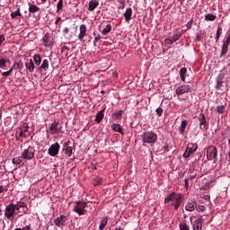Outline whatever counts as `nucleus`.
<instances>
[{"label":"nucleus","mask_w":230,"mask_h":230,"mask_svg":"<svg viewBox=\"0 0 230 230\" xmlns=\"http://www.w3.org/2000/svg\"><path fill=\"white\" fill-rule=\"evenodd\" d=\"M220 35H222V27H218L216 34V42H218L220 40Z\"/></svg>","instance_id":"obj_40"},{"label":"nucleus","mask_w":230,"mask_h":230,"mask_svg":"<svg viewBox=\"0 0 230 230\" xmlns=\"http://www.w3.org/2000/svg\"><path fill=\"white\" fill-rule=\"evenodd\" d=\"M79 30L78 39L79 40H84V38L87 35V26H85V24H81Z\"/></svg>","instance_id":"obj_14"},{"label":"nucleus","mask_w":230,"mask_h":230,"mask_svg":"<svg viewBox=\"0 0 230 230\" xmlns=\"http://www.w3.org/2000/svg\"><path fill=\"white\" fill-rule=\"evenodd\" d=\"M163 108L159 107L156 109L155 112L157 114V116H159V118H161V116H163Z\"/></svg>","instance_id":"obj_46"},{"label":"nucleus","mask_w":230,"mask_h":230,"mask_svg":"<svg viewBox=\"0 0 230 230\" xmlns=\"http://www.w3.org/2000/svg\"><path fill=\"white\" fill-rule=\"evenodd\" d=\"M206 209V208L204 206H200L199 205L197 208H196V210L199 212V213H201V211H204Z\"/></svg>","instance_id":"obj_47"},{"label":"nucleus","mask_w":230,"mask_h":230,"mask_svg":"<svg viewBox=\"0 0 230 230\" xmlns=\"http://www.w3.org/2000/svg\"><path fill=\"white\" fill-rule=\"evenodd\" d=\"M4 40H5L4 35L1 34L0 35V46H1V44H3L4 42Z\"/></svg>","instance_id":"obj_55"},{"label":"nucleus","mask_w":230,"mask_h":230,"mask_svg":"<svg viewBox=\"0 0 230 230\" xmlns=\"http://www.w3.org/2000/svg\"><path fill=\"white\" fill-rule=\"evenodd\" d=\"M67 145H69V141L65 143L63 151L66 156L71 157V155H73V147L67 146Z\"/></svg>","instance_id":"obj_21"},{"label":"nucleus","mask_w":230,"mask_h":230,"mask_svg":"<svg viewBox=\"0 0 230 230\" xmlns=\"http://www.w3.org/2000/svg\"><path fill=\"white\" fill-rule=\"evenodd\" d=\"M222 78H224V75L222 74H220L218 75V79L217 81V85H216V89L217 91H220V89H222L224 87V81H222Z\"/></svg>","instance_id":"obj_26"},{"label":"nucleus","mask_w":230,"mask_h":230,"mask_svg":"<svg viewBox=\"0 0 230 230\" xmlns=\"http://www.w3.org/2000/svg\"><path fill=\"white\" fill-rule=\"evenodd\" d=\"M32 58L36 66H40L42 62V58H40L39 54H35Z\"/></svg>","instance_id":"obj_32"},{"label":"nucleus","mask_w":230,"mask_h":230,"mask_svg":"<svg viewBox=\"0 0 230 230\" xmlns=\"http://www.w3.org/2000/svg\"><path fill=\"white\" fill-rule=\"evenodd\" d=\"M142 143L153 146L157 143V134L154 131H146L140 136Z\"/></svg>","instance_id":"obj_2"},{"label":"nucleus","mask_w":230,"mask_h":230,"mask_svg":"<svg viewBox=\"0 0 230 230\" xmlns=\"http://www.w3.org/2000/svg\"><path fill=\"white\" fill-rule=\"evenodd\" d=\"M198 148H199V146H197V144L189 143L187 145V148L185 152L183 153V157L185 159H188V157H190V155H192V154H195L197 152Z\"/></svg>","instance_id":"obj_7"},{"label":"nucleus","mask_w":230,"mask_h":230,"mask_svg":"<svg viewBox=\"0 0 230 230\" xmlns=\"http://www.w3.org/2000/svg\"><path fill=\"white\" fill-rule=\"evenodd\" d=\"M217 20V15H214L212 13H208L205 15V21H210V22H213V21H216Z\"/></svg>","instance_id":"obj_34"},{"label":"nucleus","mask_w":230,"mask_h":230,"mask_svg":"<svg viewBox=\"0 0 230 230\" xmlns=\"http://www.w3.org/2000/svg\"><path fill=\"white\" fill-rule=\"evenodd\" d=\"M118 3L119 4V5L118 6V10H125L127 2L125 0H119Z\"/></svg>","instance_id":"obj_35"},{"label":"nucleus","mask_w":230,"mask_h":230,"mask_svg":"<svg viewBox=\"0 0 230 230\" xmlns=\"http://www.w3.org/2000/svg\"><path fill=\"white\" fill-rule=\"evenodd\" d=\"M14 213L15 215H19L21 213V208L14 205Z\"/></svg>","instance_id":"obj_51"},{"label":"nucleus","mask_w":230,"mask_h":230,"mask_svg":"<svg viewBox=\"0 0 230 230\" xmlns=\"http://www.w3.org/2000/svg\"><path fill=\"white\" fill-rule=\"evenodd\" d=\"M15 208H14V204L13 203H10L9 205H7L5 207L4 209V217L5 218H7V220H12V218H13V217H15Z\"/></svg>","instance_id":"obj_8"},{"label":"nucleus","mask_w":230,"mask_h":230,"mask_svg":"<svg viewBox=\"0 0 230 230\" xmlns=\"http://www.w3.org/2000/svg\"><path fill=\"white\" fill-rule=\"evenodd\" d=\"M185 209L189 212H193L197 209V202L191 200L189 201L188 204L185 206Z\"/></svg>","instance_id":"obj_19"},{"label":"nucleus","mask_w":230,"mask_h":230,"mask_svg":"<svg viewBox=\"0 0 230 230\" xmlns=\"http://www.w3.org/2000/svg\"><path fill=\"white\" fill-rule=\"evenodd\" d=\"M186 127H188V120H182L178 128V130L181 136L184 134V132H186Z\"/></svg>","instance_id":"obj_25"},{"label":"nucleus","mask_w":230,"mask_h":230,"mask_svg":"<svg viewBox=\"0 0 230 230\" xmlns=\"http://www.w3.org/2000/svg\"><path fill=\"white\" fill-rule=\"evenodd\" d=\"M102 39V36L98 35L94 38L93 40V44L94 46H96V42H98V40H100Z\"/></svg>","instance_id":"obj_53"},{"label":"nucleus","mask_w":230,"mask_h":230,"mask_svg":"<svg viewBox=\"0 0 230 230\" xmlns=\"http://www.w3.org/2000/svg\"><path fill=\"white\" fill-rule=\"evenodd\" d=\"M25 67L28 69L29 73H33V71H35V63H33V60L30 59L25 63Z\"/></svg>","instance_id":"obj_23"},{"label":"nucleus","mask_w":230,"mask_h":230,"mask_svg":"<svg viewBox=\"0 0 230 230\" xmlns=\"http://www.w3.org/2000/svg\"><path fill=\"white\" fill-rule=\"evenodd\" d=\"M60 21H62V18L58 17L55 23L58 24L60 22Z\"/></svg>","instance_id":"obj_63"},{"label":"nucleus","mask_w":230,"mask_h":230,"mask_svg":"<svg viewBox=\"0 0 230 230\" xmlns=\"http://www.w3.org/2000/svg\"><path fill=\"white\" fill-rule=\"evenodd\" d=\"M60 128H58V121L55 120L49 127L50 134H52V136H55V134H60Z\"/></svg>","instance_id":"obj_11"},{"label":"nucleus","mask_w":230,"mask_h":230,"mask_svg":"<svg viewBox=\"0 0 230 230\" xmlns=\"http://www.w3.org/2000/svg\"><path fill=\"white\" fill-rule=\"evenodd\" d=\"M132 8H127L126 12L124 13V19L126 21V22H130V21H132Z\"/></svg>","instance_id":"obj_20"},{"label":"nucleus","mask_w":230,"mask_h":230,"mask_svg":"<svg viewBox=\"0 0 230 230\" xmlns=\"http://www.w3.org/2000/svg\"><path fill=\"white\" fill-rule=\"evenodd\" d=\"M4 192V187L0 186V194Z\"/></svg>","instance_id":"obj_64"},{"label":"nucleus","mask_w":230,"mask_h":230,"mask_svg":"<svg viewBox=\"0 0 230 230\" xmlns=\"http://www.w3.org/2000/svg\"><path fill=\"white\" fill-rule=\"evenodd\" d=\"M58 152H60V144H58V142L52 144L48 150V154L50 157H57L58 155Z\"/></svg>","instance_id":"obj_9"},{"label":"nucleus","mask_w":230,"mask_h":230,"mask_svg":"<svg viewBox=\"0 0 230 230\" xmlns=\"http://www.w3.org/2000/svg\"><path fill=\"white\" fill-rule=\"evenodd\" d=\"M26 132H28V124L23 123L22 128L20 132H17L15 137L16 139H21V137H26Z\"/></svg>","instance_id":"obj_12"},{"label":"nucleus","mask_w":230,"mask_h":230,"mask_svg":"<svg viewBox=\"0 0 230 230\" xmlns=\"http://www.w3.org/2000/svg\"><path fill=\"white\" fill-rule=\"evenodd\" d=\"M22 230H30L31 229V226L29 225V226H24L23 228H22Z\"/></svg>","instance_id":"obj_62"},{"label":"nucleus","mask_w":230,"mask_h":230,"mask_svg":"<svg viewBox=\"0 0 230 230\" xmlns=\"http://www.w3.org/2000/svg\"><path fill=\"white\" fill-rule=\"evenodd\" d=\"M184 182H185V188L186 190H188V188H190V179L186 178Z\"/></svg>","instance_id":"obj_52"},{"label":"nucleus","mask_w":230,"mask_h":230,"mask_svg":"<svg viewBox=\"0 0 230 230\" xmlns=\"http://www.w3.org/2000/svg\"><path fill=\"white\" fill-rule=\"evenodd\" d=\"M111 129L114 132H119V134H121V136H125V129H123V127L118 123H114L111 125Z\"/></svg>","instance_id":"obj_16"},{"label":"nucleus","mask_w":230,"mask_h":230,"mask_svg":"<svg viewBox=\"0 0 230 230\" xmlns=\"http://www.w3.org/2000/svg\"><path fill=\"white\" fill-rule=\"evenodd\" d=\"M218 149L215 146H209L207 149V159L208 161H214L217 163L218 161Z\"/></svg>","instance_id":"obj_3"},{"label":"nucleus","mask_w":230,"mask_h":230,"mask_svg":"<svg viewBox=\"0 0 230 230\" xmlns=\"http://www.w3.org/2000/svg\"><path fill=\"white\" fill-rule=\"evenodd\" d=\"M23 67H24V63H22V61H19V62L15 61L13 65V69H15V70L20 69L21 71V69H22Z\"/></svg>","instance_id":"obj_31"},{"label":"nucleus","mask_w":230,"mask_h":230,"mask_svg":"<svg viewBox=\"0 0 230 230\" xmlns=\"http://www.w3.org/2000/svg\"><path fill=\"white\" fill-rule=\"evenodd\" d=\"M196 178H197V173L189 176L187 179H189V181H193V180L196 179Z\"/></svg>","instance_id":"obj_57"},{"label":"nucleus","mask_w":230,"mask_h":230,"mask_svg":"<svg viewBox=\"0 0 230 230\" xmlns=\"http://www.w3.org/2000/svg\"><path fill=\"white\" fill-rule=\"evenodd\" d=\"M181 37H182V34H174L172 40H173V42H177V40H179Z\"/></svg>","instance_id":"obj_45"},{"label":"nucleus","mask_w":230,"mask_h":230,"mask_svg":"<svg viewBox=\"0 0 230 230\" xmlns=\"http://www.w3.org/2000/svg\"><path fill=\"white\" fill-rule=\"evenodd\" d=\"M8 62L10 63V59L0 58V69H6Z\"/></svg>","instance_id":"obj_29"},{"label":"nucleus","mask_w":230,"mask_h":230,"mask_svg":"<svg viewBox=\"0 0 230 230\" xmlns=\"http://www.w3.org/2000/svg\"><path fill=\"white\" fill-rule=\"evenodd\" d=\"M173 42H175V41H173L172 39H166L165 40V43L169 44V46H172V44H173Z\"/></svg>","instance_id":"obj_50"},{"label":"nucleus","mask_w":230,"mask_h":230,"mask_svg":"<svg viewBox=\"0 0 230 230\" xmlns=\"http://www.w3.org/2000/svg\"><path fill=\"white\" fill-rule=\"evenodd\" d=\"M200 40H201V37H200V35L198 34L195 39V42H200Z\"/></svg>","instance_id":"obj_58"},{"label":"nucleus","mask_w":230,"mask_h":230,"mask_svg":"<svg viewBox=\"0 0 230 230\" xmlns=\"http://www.w3.org/2000/svg\"><path fill=\"white\" fill-rule=\"evenodd\" d=\"M112 31V25L107 24L106 27L102 30V35H109Z\"/></svg>","instance_id":"obj_33"},{"label":"nucleus","mask_w":230,"mask_h":230,"mask_svg":"<svg viewBox=\"0 0 230 230\" xmlns=\"http://www.w3.org/2000/svg\"><path fill=\"white\" fill-rule=\"evenodd\" d=\"M216 111H217V112H218V114H224V112L226 111V105L217 106Z\"/></svg>","instance_id":"obj_36"},{"label":"nucleus","mask_w":230,"mask_h":230,"mask_svg":"<svg viewBox=\"0 0 230 230\" xmlns=\"http://www.w3.org/2000/svg\"><path fill=\"white\" fill-rule=\"evenodd\" d=\"M62 50H63V51H69V47H67V46H63V47H62Z\"/></svg>","instance_id":"obj_61"},{"label":"nucleus","mask_w":230,"mask_h":230,"mask_svg":"<svg viewBox=\"0 0 230 230\" xmlns=\"http://www.w3.org/2000/svg\"><path fill=\"white\" fill-rule=\"evenodd\" d=\"M85 208H87V203L85 201H75L74 211L75 213H77L79 217H82V215H85Z\"/></svg>","instance_id":"obj_5"},{"label":"nucleus","mask_w":230,"mask_h":230,"mask_svg":"<svg viewBox=\"0 0 230 230\" xmlns=\"http://www.w3.org/2000/svg\"><path fill=\"white\" fill-rule=\"evenodd\" d=\"M9 75H10V72L8 71L2 73V76L8 77Z\"/></svg>","instance_id":"obj_60"},{"label":"nucleus","mask_w":230,"mask_h":230,"mask_svg":"<svg viewBox=\"0 0 230 230\" xmlns=\"http://www.w3.org/2000/svg\"><path fill=\"white\" fill-rule=\"evenodd\" d=\"M64 8V0H59L57 4V12H60Z\"/></svg>","instance_id":"obj_41"},{"label":"nucleus","mask_w":230,"mask_h":230,"mask_svg":"<svg viewBox=\"0 0 230 230\" xmlns=\"http://www.w3.org/2000/svg\"><path fill=\"white\" fill-rule=\"evenodd\" d=\"M49 69V61L48 59H44L41 65L38 67V70L42 73V71H48Z\"/></svg>","instance_id":"obj_18"},{"label":"nucleus","mask_w":230,"mask_h":230,"mask_svg":"<svg viewBox=\"0 0 230 230\" xmlns=\"http://www.w3.org/2000/svg\"><path fill=\"white\" fill-rule=\"evenodd\" d=\"M17 208H26V203L24 201H19L17 204H14Z\"/></svg>","instance_id":"obj_44"},{"label":"nucleus","mask_w":230,"mask_h":230,"mask_svg":"<svg viewBox=\"0 0 230 230\" xmlns=\"http://www.w3.org/2000/svg\"><path fill=\"white\" fill-rule=\"evenodd\" d=\"M52 43L51 34L47 32L44 37L42 38V44L45 48H49Z\"/></svg>","instance_id":"obj_13"},{"label":"nucleus","mask_w":230,"mask_h":230,"mask_svg":"<svg viewBox=\"0 0 230 230\" xmlns=\"http://www.w3.org/2000/svg\"><path fill=\"white\" fill-rule=\"evenodd\" d=\"M188 73V68L187 67H182L180 70V78L181 82H186V74Z\"/></svg>","instance_id":"obj_28"},{"label":"nucleus","mask_w":230,"mask_h":230,"mask_svg":"<svg viewBox=\"0 0 230 230\" xmlns=\"http://www.w3.org/2000/svg\"><path fill=\"white\" fill-rule=\"evenodd\" d=\"M194 224L198 226H202V224H204V218H202V217H198V219L194 221Z\"/></svg>","instance_id":"obj_42"},{"label":"nucleus","mask_w":230,"mask_h":230,"mask_svg":"<svg viewBox=\"0 0 230 230\" xmlns=\"http://www.w3.org/2000/svg\"><path fill=\"white\" fill-rule=\"evenodd\" d=\"M12 163L13 164H21L22 163V158L20 156V157H14L13 160H12Z\"/></svg>","instance_id":"obj_39"},{"label":"nucleus","mask_w":230,"mask_h":230,"mask_svg":"<svg viewBox=\"0 0 230 230\" xmlns=\"http://www.w3.org/2000/svg\"><path fill=\"white\" fill-rule=\"evenodd\" d=\"M199 121V128L202 132H207L209 128V122H208V119H206V115L204 113H200L198 117Z\"/></svg>","instance_id":"obj_6"},{"label":"nucleus","mask_w":230,"mask_h":230,"mask_svg":"<svg viewBox=\"0 0 230 230\" xmlns=\"http://www.w3.org/2000/svg\"><path fill=\"white\" fill-rule=\"evenodd\" d=\"M193 229L194 230H202V225H193Z\"/></svg>","instance_id":"obj_49"},{"label":"nucleus","mask_w":230,"mask_h":230,"mask_svg":"<svg viewBox=\"0 0 230 230\" xmlns=\"http://www.w3.org/2000/svg\"><path fill=\"white\" fill-rule=\"evenodd\" d=\"M122 116H123V110H120L117 112L112 113L111 119H113V121H118V119H121Z\"/></svg>","instance_id":"obj_27"},{"label":"nucleus","mask_w":230,"mask_h":230,"mask_svg":"<svg viewBox=\"0 0 230 230\" xmlns=\"http://www.w3.org/2000/svg\"><path fill=\"white\" fill-rule=\"evenodd\" d=\"M107 222H108L107 217H104V218L101 221V225H100V226H99V229H100V230L105 229V226H107Z\"/></svg>","instance_id":"obj_37"},{"label":"nucleus","mask_w":230,"mask_h":230,"mask_svg":"<svg viewBox=\"0 0 230 230\" xmlns=\"http://www.w3.org/2000/svg\"><path fill=\"white\" fill-rule=\"evenodd\" d=\"M105 109L100 111L96 116H95V122L96 123H102V119H103L104 116H105Z\"/></svg>","instance_id":"obj_24"},{"label":"nucleus","mask_w":230,"mask_h":230,"mask_svg":"<svg viewBox=\"0 0 230 230\" xmlns=\"http://www.w3.org/2000/svg\"><path fill=\"white\" fill-rule=\"evenodd\" d=\"M193 24V20H190L187 22L186 26H187V30H191V26Z\"/></svg>","instance_id":"obj_48"},{"label":"nucleus","mask_w":230,"mask_h":230,"mask_svg":"<svg viewBox=\"0 0 230 230\" xmlns=\"http://www.w3.org/2000/svg\"><path fill=\"white\" fill-rule=\"evenodd\" d=\"M21 9H17L14 13H11L12 19H15V17H22Z\"/></svg>","instance_id":"obj_38"},{"label":"nucleus","mask_w":230,"mask_h":230,"mask_svg":"<svg viewBox=\"0 0 230 230\" xmlns=\"http://www.w3.org/2000/svg\"><path fill=\"white\" fill-rule=\"evenodd\" d=\"M103 180L102 178L97 179V183L94 184V186H100V184H102Z\"/></svg>","instance_id":"obj_54"},{"label":"nucleus","mask_w":230,"mask_h":230,"mask_svg":"<svg viewBox=\"0 0 230 230\" xmlns=\"http://www.w3.org/2000/svg\"><path fill=\"white\" fill-rule=\"evenodd\" d=\"M186 93H191V85L190 84H181L175 90V93L178 96H182V94H186Z\"/></svg>","instance_id":"obj_10"},{"label":"nucleus","mask_w":230,"mask_h":230,"mask_svg":"<svg viewBox=\"0 0 230 230\" xmlns=\"http://www.w3.org/2000/svg\"><path fill=\"white\" fill-rule=\"evenodd\" d=\"M229 43H230V36H228L226 38V42L223 44L220 57H225V55L227 54V50H228V48H229Z\"/></svg>","instance_id":"obj_17"},{"label":"nucleus","mask_w":230,"mask_h":230,"mask_svg":"<svg viewBox=\"0 0 230 230\" xmlns=\"http://www.w3.org/2000/svg\"><path fill=\"white\" fill-rule=\"evenodd\" d=\"M100 3L96 0H92L89 2V7L88 10L89 12H94V10H96V8H98Z\"/></svg>","instance_id":"obj_22"},{"label":"nucleus","mask_w":230,"mask_h":230,"mask_svg":"<svg viewBox=\"0 0 230 230\" xmlns=\"http://www.w3.org/2000/svg\"><path fill=\"white\" fill-rule=\"evenodd\" d=\"M180 230H190V226L186 223L180 224Z\"/></svg>","instance_id":"obj_43"},{"label":"nucleus","mask_w":230,"mask_h":230,"mask_svg":"<svg viewBox=\"0 0 230 230\" xmlns=\"http://www.w3.org/2000/svg\"><path fill=\"white\" fill-rule=\"evenodd\" d=\"M164 150L165 152H168L170 150V146H168V144H166L164 146Z\"/></svg>","instance_id":"obj_59"},{"label":"nucleus","mask_w":230,"mask_h":230,"mask_svg":"<svg viewBox=\"0 0 230 230\" xmlns=\"http://www.w3.org/2000/svg\"><path fill=\"white\" fill-rule=\"evenodd\" d=\"M169 202H174L172 206L175 211H177L182 202V194H177V192L171 193L164 199V204H168Z\"/></svg>","instance_id":"obj_1"},{"label":"nucleus","mask_w":230,"mask_h":230,"mask_svg":"<svg viewBox=\"0 0 230 230\" xmlns=\"http://www.w3.org/2000/svg\"><path fill=\"white\" fill-rule=\"evenodd\" d=\"M35 157V147L29 146L28 148L24 149L21 155V158L23 161H31Z\"/></svg>","instance_id":"obj_4"},{"label":"nucleus","mask_w":230,"mask_h":230,"mask_svg":"<svg viewBox=\"0 0 230 230\" xmlns=\"http://www.w3.org/2000/svg\"><path fill=\"white\" fill-rule=\"evenodd\" d=\"M67 33H69V28L65 27L63 30V35H67Z\"/></svg>","instance_id":"obj_56"},{"label":"nucleus","mask_w":230,"mask_h":230,"mask_svg":"<svg viewBox=\"0 0 230 230\" xmlns=\"http://www.w3.org/2000/svg\"><path fill=\"white\" fill-rule=\"evenodd\" d=\"M67 221V217L66 216H60L58 218L55 219V226H57L58 227H62V226H64V224H66V222Z\"/></svg>","instance_id":"obj_15"},{"label":"nucleus","mask_w":230,"mask_h":230,"mask_svg":"<svg viewBox=\"0 0 230 230\" xmlns=\"http://www.w3.org/2000/svg\"><path fill=\"white\" fill-rule=\"evenodd\" d=\"M40 8H39V6L29 4L30 13H37V12H40Z\"/></svg>","instance_id":"obj_30"}]
</instances>
